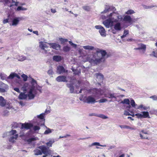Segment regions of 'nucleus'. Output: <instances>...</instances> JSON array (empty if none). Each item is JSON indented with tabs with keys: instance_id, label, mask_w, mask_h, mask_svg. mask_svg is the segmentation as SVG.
Segmentation results:
<instances>
[{
	"instance_id": "nucleus-1",
	"label": "nucleus",
	"mask_w": 157,
	"mask_h": 157,
	"mask_svg": "<svg viewBox=\"0 0 157 157\" xmlns=\"http://www.w3.org/2000/svg\"><path fill=\"white\" fill-rule=\"evenodd\" d=\"M109 10V8H105L101 12V14L107 13L106 16L102 15L101 18L103 20L106 19L103 22V24L107 28L111 27L112 28V32L115 34L117 32L122 29V27L120 21L122 20V17L117 12L113 11L108 13Z\"/></svg>"
},
{
	"instance_id": "nucleus-2",
	"label": "nucleus",
	"mask_w": 157,
	"mask_h": 157,
	"mask_svg": "<svg viewBox=\"0 0 157 157\" xmlns=\"http://www.w3.org/2000/svg\"><path fill=\"white\" fill-rule=\"evenodd\" d=\"M108 57L105 50L97 49L95 53L89 55L86 57L87 61L91 63L97 64L104 60V58Z\"/></svg>"
},
{
	"instance_id": "nucleus-3",
	"label": "nucleus",
	"mask_w": 157,
	"mask_h": 157,
	"mask_svg": "<svg viewBox=\"0 0 157 157\" xmlns=\"http://www.w3.org/2000/svg\"><path fill=\"white\" fill-rule=\"evenodd\" d=\"M31 83L33 85V86L29 90L27 94L29 99H33L36 94V90L41 92V87L37 84L36 81L33 78H31Z\"/></svg>"
},
{
	"instance_id": "nucleus-4",
	"label": "nucleus",
	"mask_w": 157,
	"mask_h": 157,
	"mask_svg": "<svg viewBox=\"0 0 157 157\" xmlns=\"http://www.w3.org/2000/svg\"><path fill=\"white\" fill-rule=\"evenodd\" d=\"M93 94H95V96H98L103 94L105 97H108L109 98H115L116 99L117 97L115 95V94L109 93V96L107 94L104 93V91L103 90L97 89H94L93 90Z\"/></svg>"
},
{
	"instance_id": "nucleus-5",
	"label": "nucleus",
	"mask_w": 157,
	"mask_h": 157,
	"mask_svg": "<svg viewBox=\"0 0 157 157\" xmlns=\"http://www.w3.org/2000/svg\"><path fill=\"white\" fill-rule=\"evenodd\" d=\"M48 43L45 42H39V48L42 50V53L44 54H47L48 53V51L50 50L48 45Z\"/></svg>"
},
{
	"instance_id": "nucleus-6",
	"label": "nucleus",
	"mask_w": 157,
	"mask_h": 157,
	"mask_svg": "<svg viewBox=\"0 0 157 157\" xmlns=\"http://www.w3.org/2000/svg\"><path fill=\"white\" fill-rule=\"evenodd\" d=\"M38 148L42 150V152L44 155L42 157H46L48 155H50L51 154V151L46 146L42 145L38 147Z\"/></svg>"
},
{
	"instance_id": "nucleus-7",
	"label": "nucleus",
	"mask_w": 157,
	"mask_h": 157,
	"mask_svg": "<svg viewBox=\"0 0 157 157\" xmlns=\"http://www.w3.org/2000/svg\"><path fill=\"white\" fill-rule=\"evenodd\" d=\"M131 115L133 117L135 116L138 118H150L149 113L147 111H143L140 113H137L135 115L133 114Z\"/></svg>"
},
{
	"instance_id": "nucleus-8",
	"label": "nucleus",
	"mask_w": 157,
	"mask_h": 157,
	"mask_svg": "<svg viewBox=\"0 0 157 157\" xmlns=\"http://www.w3.org/2000/svg\"><path fill=\"white\" fill-rule=\"evenodd\" d=\"M9 135L11 136L9 139V141L12 142H14L17 139L18 134H16L17 131L15 130H12L8 132Z\"/></svg>"
},
{
	"instance_id": "nucleus-9",
	"label": "nucleus",
	"mask_w": 157,
	"mask_h": 157,
	"mask_svg": "<svg viewBox=\"0 0 157 157\" xmlns=\"http://www.w3.org/2000/svg\"><path fill=\"white\" fill-rule=\"evenodd\" d=\"M122 20L126 23H128L131 24L135 22L137 20V19L132 18L130 16L126 15L124 16V17L123 18Z\"/></svg>"
},
{
	"instance_id": "nucleus-10",
	"label": "nucleus",
	"mask_w": 157,
	"mask_h": 157,
	"mask_svg": "<svg viewBox=\"0 0 157 157\" xmlns=\"http://www.w3.org/2000/svg\"><path fill=\"white\" fill-rule=\"evenodd\" d=\"M23 20V18L22 17H16L12 20L10 25L12 26H16L19 24V22Z\"/></svg>"
},
{
	"instance_id": "nucleus-11",
	"label": "nucleus",
	"mask_w": 157,
	"mask_h": 157,
	"mask_svg": "<svg viewBox=\"0 0 157 157\" xmlns=\"http://www.w3.org/2000/svg\"><path fill=\"white\" fill-rule=\"evenodd\" d=\"M95 29H98V32L101 36L105 37L106 36V32L105 29L101 26L97 25L94 26Z\"/></svg>"
},
{
	"instance_id": "nucleus-12",
	"label": "nucleus",
	"mask_w": 157,
	"mask_h": 157,
	"mask_svg": "<svg viewBox=\"0 0 157 157\" xmlns=\"http://www.w3.org/2000/svg\"><path fill=\"white\" fill-rule=\"evenodd\" d=\"M9 89V86L2 82H0V90L1 93L6 92Z\"/></svg>"
},
{
	"instance_id": "nucleus-13",
	"label": "nucleus",
	"mask_w": 157,
	"mask_h": 157,
	"mask_svg": "<svg viewBox=\"0 0 157 157\" xmlns=\"http://www.w3.org/2000/svg\"><path fill=\"white\" fill-rule=\"evenodd\" d=\"M85 101L88 104L94 103L97 102L94 97L92 95L89 96L86 98L85 100Z\"/></svg>"
},
{
	"instance_id": "nucleus-14",
	"label": "nucleus",
	"mask_w": 157,
	"mask_h": 157,
	"mask_svg": "<svg viewBox=\"0 0 157 157\" xmlns=\"http://www.w3.org/2000/svg\"><path fill=\"white\" fill-rule=\"evenodd\" d=\"M33 86V85L31 84L30 85L28 83H25L22 87V90L24 91L29 90Z\"/></svg>"
},
{
	"instance_id": "nucleus-15",
	"label": "nucleus",
	"mask_w": 157,
	"mask_h": 157,
	"mask_svg": "<svg viewBox=\"0 0 157 157\" xmlns=\"http://www.w3.org/2000/svg\"><path fill=\"white\" fill-rule=\"evenodd\" d=\"M33 127L32 124L29 123H21V129H29Z\"/></svg>"
},
{
	"instance_id": "nucleus-16",
	"label": "nucleus",
	"mask_w": 157,
	"mask_h": 157,
	"mask_svg": "<svg viewBox=\"0 0 157 157\" xmlns=\"http://www.w3.org/2000/svg\"><path fill=\"white\" fill-rule=\"evenodd\" d=\"M48 45L50 46V48L56 50H59L61 48V46L59 44L56 43H49Z\"/></svg>"
},
{
	"instance_id": "nucleus-17",
	"label": "nucleus",
	"mask_w": 157,
	"mask_h": 157,
	"mask_svg": "<svg viewBox=\"0 0 157 157\" xmlns=\"http://www.w3.org/2000/svg\"><path fill=\"white\" fill-rule=\"evenodd\" d=\"M65 72V70L63 67L59 65L57 67L56 73L59 74H61Z\"/></svg>"
},
{
	"instance_id": "nucleus-18",
	"label": "nucleus",
	"mask_w": 157,
	"mask_h": 157,
	"mask_svg": "<svg viewBox=\"0 0 157 157\" xmlns=\"http://www.w3.org/2000/svg\"><path fill=\"white\" fill-rule=\"evenodd\" d=\"M56 80L58 82H66V77L64 76H59L56 78Z\"/></svg>"
},
{
	"instance_id": "nucleus-19",
	"label": "nucleus",
	"mask_w": 157,
	"mask_h": 157,
	"mask_svg": "<svg viewBox=\"0 0 157 157\" xmlns=\"http://www.w3.org/2000/svg\"><path fill=\"white\" fill-rule=\"evenodd\" d=\"M119 126L122 129L126 128L132 130H136V128L134 126L131 127L129 126H127V125H120Z\"/></svg>"
},
{
	"instance_id": "nucleus-20",
	"label": "nucleus",
	"mask_w": 157,
	"mask_h": 157,
	"mask_svg": "<svg viewBox=\"0 0 157 157\" xmlns=\"http://www.w3.org/2000/svg\"><path fill=\"white\" fill-rule=\"evenodd\" d=\"M149 108V107L144 106L143 105H140L139 106H137V107L136 108V109H140L141 110H147Z\"/></svg>"
},
{
	"instance_id": "nucleus-21",
	"label": "nucleus",
	"mask_w": 157,
	"mask_h": 157,
	"mask_svg": "<svg viewBox=\"0 0 157 157\" xmlns=\"http://www.w3.org/2000/svg\"><path fill=\"white\" fill-rule=\"evenodd\" d=\"M27 97L28 95L27 94H25L23 93H21L18 96L19 98L21 100L25 99Z\"/></svg>"
},
{
	"instance_id": "nucleus-22",
	"label": "nucleus",
	"mask_w": 157,
	"mask_h": 157,
	"mask_svg": "<svg viewBox=\"0 0 157 157\" xmlns=\"http://www.w3.org/2000/svg\"><path fill=\"white\" fill-rule=\"evenodd\" d=\"M21 125V123H17L16 122H13L12 126V128L14 129L18 128H20Z\"/></svg>"
},
{
	"instance_id": "nucleus-23",
	"label": "nucleus",
	"mask_w": 157,
	"mask_h": 157,
	"mask_svg": "<svg viewBox=\"0 0 157 157\" xmlns=\"http://www.w3.org/2000/svg\"><path fill=\"white\" fill-rule=\"evenodd\" d=\"M95 75L98 81L100 82L102 81L103 78V76L99 73H96Z\"/></svg>"
},
{
	"instance_id": "nucleus-24",
	"label": "nucleus",
	"mask_w": 157,
	"mask_h": 157,
	"mask_svg": "<svg viewBox=\"0 0 157 157\" xmlns=\"http://www.w3.org/2000/svg\"><path fill=\"white\" fill-rule=\"evenodd\" d=\"M27 10V9L26 8L20 6H17L15 9V11L17 12H19L21 11H25Z\"/></svg>"
},
{
	"instance_id": "nucleus-25",
	"label": "nucleus",
	"mask_w": 157,
	"mask_h": 157,
	"mask_svg": "<svg viewBox=\"0 0 157 157\" xmlns=\"http://www.w3.org/2000/svg\"><path fill=\"white\" fill-rule=\"evenodd\" d=\"M34 154L36 155H39L42 154V151L37 147V149L34 150L33 151Z\"/></svg>"
},
{
	"instance_id": "nucleus-26",
	"label": "nucleus",
	"mask_w": 157,
	"mask_h": 157,
	"mask_svg": "<svg viewBox=\"0 0 157 157\" xmlns=\"http://www.w3.org/2000/svg\"><path fill=\"white\" fill-rule=\"evenodd\" d=\"M12 4H9L8 5V6L10 7H11L13 5L16 6H17L19 4V2L17 1V0H12Z\"/></svg>"
},
{
	"instance_id": "nucleus-27",
	"label": "nucleus",
	"mask_w": 157,
	"mask_h": 157,
	"mask_svg": "<svg viewBox=\"0 0 157 157\" xmlns=\"http://www.w3.org/2000/svg\"><path fill=\"white\" fill-rule=\"evenodd\" d=\"M52 59L54 61L59 62L61 60L62 57L61 56L59 55H56L54 56Z\"/></svg>"
},
{
	"instance_id": "nucleus-28",
	"label": "nucleus",
	"mask_w": 157,
	"mask_h": 157,
	"mask_svg": "<svg viewBox=\"0 0 157 157\" xmlns=\"http://www.w3.org/2000/svg\"><path fill=\"white\" fill-rule=\"evenodd\" d=\"M6 104V101L2 96H0V105L4 106Z\"/></svg>"
},
{
	"instance_id": "nucleus-29",
	"label": "nucleus",
	"mask_w": 157,
	"mask_h": 157,
	"mask_svg": "<svg viewBox=\"0 0 157 157\" xmlns=\"http://www.w3.org/2000/svg\"><path fill=\"white\" fill-rule=\"evenodd\" d=\"M67 86L69 88L71 93L74 92V90L73 84L71 83H68L67 84Z\"/></svg>"
},
{
	"instance_id": "nucleus-30",
	"label": "nucleus",
	"mask_w": 157,
	"mask_h": 157,
	"mask_svg": "<svg viewBox=\"0 0 157 157\" xmlns=\"http://www.w3.org/2000/svg\"><path fill=\"white\" fill-rule=\"evenodd\" d=\"M55 142V140L53 139H50L49 142L46 143V144L48 146V147H52V144Z\"/></svg>"
},
{
	"instance_id": "nucleus-31",
	"label": "nucleus",
	"mask_w": 157,
	"mask_h": 157,
	"mask_svg": "<svg viewBox=\"0 0 157 157\" xmlns=\"http://www.w3.org/2000/svg\"><path fill=\"white\" fill-rule=\"evenodd\" d=\"M93 115L103 119H106L108 118L107 116L102 114H94Z\"/></svg>"
},
{
	"instance_id": "nucleus-32",
	"label": "nucleus",
	"mask_w": 157,
	"mask_h": 157,
	"mask_svg": "<svg viewBox=\"0 0 157 157\" xmlns=\"http://www.w3.org/2000/svg\"><path fill=\"white\" fill-rule=\"evenodd\" d=\"M46 128L47 129L44 131V135H47L48 134L51 133L54 131L53 129H50L49 128H47V127H46Z\"/></svg>"
},
{
	"instance_id": "nucleus-33",
	"label": "nucleus",
	"mask_w": 157,
	"mask_h": 157,
	"mask_svg": "<svg viewBox=\"0 0 157 157\" xmlns=\"http://www.w3.org/2000/svg\"><path fill=\"white\" fill-rule=\"evenodd\" d=\"M8 77L7 75L4 73H1L0 74V77L1 79L2 80H6L8 79Z\"/></svg>"
},
{
	"instance_id": "nucleus-34",
	"label": "nucleus",
	"mask_w": 157,
	"mask_h": 157,
	"mask_svg": "<svg viewBox=\"0 0 157 157\" xmlns=\"http://www.w3.org/2000/svg\"><path fill=\"white\" fill-rule=\"evenodd\" d=\"M18 60L22 61L26 59V57L23 56H18L17 58Z\"/></svg>"
},
{
	"instance_id": "nucleus-35",
	"label": "nucleus",
	"mask_w": 157,
	"mask_h": 157,
	"mask_svg": "<svg viewBox=\"0 0 157 157\" xmlns=\"http://www.w3.org/2000/svg\"><path fill=\"white\" fill-rule=\"evenodd\" d=\"M82 47L86 50H93L94 48V47L93 46L89 45L83 46Z\"/></svg>"
},
{
	"instance_id": "nucleus-36",
	"label": "nucleus",
	"mask_w": 157,
	"mask_h": 157,
	"mask_svg": "<svg viewBox=\"0 0 157 157\" xmlns=\"http://www.w3.org/2000/svg\"><path fill=\"white\" fill-rule=\"evenodd\" d=\"M0 1L3 2L5 6H8L10 4L11 2L10 0H0Z\"/></svg>"
},
{
	"instance_id": "nucleus-37",
	"label": "nucleus",
	"mask_w": 157,
	"mask_h": 157,
	"mask_svg": "<svg viewBox=\"0 0 157 157\" xmlns=\"http://www.w3.org/2000/svg\"><path fill=\"white\" fill-rule=\"evenodd\" d=\"M99 146L102 147H105L106 146V145H101L98 142L93 143L90 146Z\"/></svg>"
},
{
	"instance_id": "nucleus-38",
	"label": "nucleus",
	"mask_w": 157,
	"mask_h": 157,
	"mask_svg": "<svg viewBox=\"0 0 157 157\" xmlns=\"http://www.w3.org/2000/svg\"><path fill=\"white\" fill-rule=\"evenodd\" d=\"M130 104L132 107L136 109V108L138 106L136 104L134 101L133 99H131L130 101Z\"/></svg>"
},
{
	"instance_id": "nucleus-39",
	"label": "nucleus",
	"mask_w": 157,
	"mask_h": 157,
	"mask_svg": "<svg viewBox=\"0 0 157 157\" xmlns=\"http://www.w3.org/2000/svg\"><path fill=\"white\" fill-rule=\"evenodd\" d=\"M146 48V46L142 44H139V47L138 48H136V49H143L145 50Z\"/></svg>"
},
{
	"instance_id": "nucleus-40",
	"label": "nucleus",
	"mask_w": 157,
	"mask_h": 157,
	"mask_svg": "<svg viewBox=\"0 0 157 157\" xmlns=\"http://www.w3.org/2000/svg\"><path fill=\"white\" fill-rule=\"evenodd\" d=\"M38 140V138L37 137H33L28 139L27 140V141L31 143L33 141L36 140Z\"/></svg>"
},
{
	"instance_id": "nucleus-41",
	"label": "nucleus",
	"mask_w": 157,
	"mask_h": 157,
	"mask_svg": "<svg viewBox=\"0 0 157 157\" xmlns=\"http://www.w3.org/2000/svg\"><path fill=\"white\" fill-rule=\"evenodd\" d=\"M121 103L123 104L129 105L130 101L128 99H124L123 101H122Z\"/></svg>"
},
{
	"instance_id": "nucleus-42",
	"label": "nucleus",
	"mask_w": 157,
	"mask_h": 157,
	"mask_svg": "<svg viewBox=\"0 0 157 157\" xmlns=\"http://www.w3.org/2000/svg\"><path fill=\"white\" fill-rule=\"evenodd\" d=\"M135 12L134 11L132 10H129L125 12V14H134Z\"/></svg>"
},
{
	"instance_id": "nucleus-43",
	"label": "nucleus",
	"mask_w": 157,
	"mask_h": 157,
	"mask_svg": "<svg viewBox=\"0 0 157 157\" xmlns=\"http://www.w3.org/2000/svg\"><path fill=\"white\" fill-rule=\"evenodd\" d=\"M70 47L68 46H64L63 48V51L65 52H67L70 51Z\"/></svg>"
},
{
	"instance_id": "nucleus-44",
	"label": "nucleus",
	"mask_w": 157,
	"mask_h": 157,
	"mask_svg": "<svg viewBox=\"0 0 157 157\" xmlns=\"http://www.w3.org/2000/svg\"><path fill=\"white\" fill-rule=\"evenodd\" d=\"M16 74L14 73H12L8 77V79H13L14 77H15V75Z\"/></svg>"
},
{
	"instance_id": "nucleus-45",
	"label": "nucleus",
	"mask_w": 157,
	"mask_h": 157,
	"mask_svg": "<svg viewBox=\"0 0 157 157\" xmlns=\"http://www.w3.org/2000/svg\"><path fill=\"white\" fill-rule=\"evenodd\" d=\"M143 7L145 9H150L152 7H153L155 6L157 7V6H153V5H151V6H147L145 5H142Z\"/></svg>"
},
{
	"instance_id": "nucleus-46",
	"label": "nucleus",
	"mask_w": 157,
	"mask_h": 157,
	"mask_svg": "<svg viewBox=\"0 0 157 157\" xmlns=\"http://www.w3.org/2000/svg\"><path fill=\"white\" fill-rule=\"evenodd\" d=\"M128 33V31L127 30H124V33H123V35L121 36V38H124L126 36L127 34Z\"/></svg>"
},
{
	"instance_id": "nucleus-47",
	"label": "nucleus",
	"mask_w": 157,
	"mask_h": 157,
	"mask_svg": "<svg viewBox=\"0 0 157 157\" xmlns=\"http://www.w3.org/2000/svg\"><path fill=\"white\" fill-rule=\"evenodd\" d=\"M156 50H154V51L152 52L150 54V56L157 57V52H156Z\"/></svg>"
},
{
	"instance_id": "nucleus-48",
	"label": "nucleus",
	"mask_w": 157,
	"mask_h": 157,
	"mask_svg": "<svg viewBox=\"0 0 157 157\" xmlns=\"http://www.w3.org/2000/svg\"><path fill=\"white\" fill-rule=\"evenodd\" d=\"M47 73L50 76H52L54 74V72L52 69H50L49 70H48Z\"/></svg>"
},
{
	"instance_id": "nucleus-49",
	"label": "nucleus",
	"mask_w": 157,
	"mask_h": 157,
	"mask_svg": "<svg viewBox=\"0 0 157 157\" xmlns=\"http://www.w3.org/2000/svg\"><path fill=\"white\" fill-rule=\"evenodd\" d=\"M59 40L62 44L68 41V40L67 39H64L62 38H60Z\"/></svg>"
},
{
	"instance_id": "nucleus-50",
	"label": "nucleus",
	"mask_w": 157,
	"mask_h": 157,
	"mask_svg": "<svg viewBox=\"0 0 157 157\" xmlns=\"http://www.w3.org/2000/svg\"><path fill=\"white\" fill-rule=\"evenodd\" d=\"M44 115L45 113H41L40 115L37 116V117L39 119L43 120L44 119Z\"/></svg>"
},
{
	"instance_id": "nucleus-51",
	"label": "nucleus",
	"mask_w": 157,
	"mask_h": 157,
	"mask_svg": "<svg viewBox=\"0 0 157 157\" xmlns=\"http://www.w3.org/2000/svg\"><path fill=\"white\" fill-rule=\"evenodd\" d=\"M21 76L23 78L24 81H27L28 77L26 75L23 74L21 75Z\"/></svg>"
},
{
	"instance_id": "nucleus-52",
	"label": "nucleus",
	"mask_w": 157,
	"mask_h": 157,
	"mask_svg": "<svg viewBox=\"0 0 157 157\" xmlns=\"http://www.w3.org/2000/svg\"><path fill=\"white\" fill-rule=\"evenodd\" d=\"M140 136L142 139H148V138L146 136H144L141 133H139Z\"/></svg>"
},
{
	"instance_id": "nucleus-53",
	"label": "nucleus",
	"mask_w": 157,
	"mask_h": 157,
	"mask_svg": "<svg viewBox=\"0 0 157 157\" xmlns=\"http://www.w3.org/2000/svg\"><path fill=\"white\" fill-rule=\"evenodd\" d=\"M33 129L34 131H37L39 130L40 129V128L38 126H35L33 128Z\"/></svg>"
},
{
	"instance_id": "nucleus-54",
	"label": "nucleus",
	"mask_w": 157,
	"mask_h": 157,
	"mask_svg": "<svg viewBox=\"0 0 157 157\" xmlns=\"http://www.w3.org/2000/svg\"><path fill=\"white\" fill-rule=\"evenodd\" d=\"M69 44H70V45L72 46H73V47L75 48H76L77 47V45L74 43H73V42H72L71 41H69Z\"/></svg>"
},
{
	"instance_id": "nucleus-55",
	"label": "nucleus",
	"mask_w": 157,
	"mask_h": 157,
	"mask_svg": "<svg viewBox=\"0 0 157 157\" xmlns=\"http://www.w3.org/2000/svg\"><path fill=\"white\" fill-rule=\"evenodd\" d=\"M150 98L153 99V100L155 101H157V96L153 95L150 96Z\"/></svg>"
},
{
	"instance_id": "nucleus-56",
	"label": "nucleus",
	"mask_w": 157,
	"mask_h": 157,
	"mask_svg": "<svg viewBox=\"0 0 157 157\" xmlns=\"http://www.w3.org/2000/svg\"><path fill=\"white\" fill-rule=\"evenodd\" d=\"M107 100L105 99H101L99 101V103H104L107 101Z\"/></svg>"
},
{
	"instance_id": "nucleus-57",
	"label": "nucleus",
	"mask_w": 157,
	"mask_h": 157,
	"mask_svg": "<svg viewBox=\"0 0 157 157\" xmlns=\"http://www.w3.org/2000/svg\"><path fill=\"white\" fill-rule=\"evenodd\" d=\"M107 149L108 150H109L114 148L115 147V146L114 145H111L110 146H107Z\"/></svg>"
},
{
	"instance_id": "nucleus-58",
	"label": "nucleus",
	"mask_w": 157,
	"mask_h": 157,
	"mask_svg": "<svg viewBox=\"0 0 157 157\" xmlns=\"http://www.w3.org/2000/svg\"><path fill=\"white\" fill-rule=\"evenodd\" d=\"M9 111L7 110L4 111L3 114L5 116H6L8 115Z\"/></svg>"
},
{
	"instance_id": "nucleus-59",
	"label": "nucleus",
	"mask_w": 157,
	"mask_h": 157,
	"mask_svg": "<svg viewBox=\"0 0 157 157\" xmlns=\"http://www.w3.org/2000/svg\"><path fill=\"white\" fill-rule=\"evenodd\" d=\"M140 132H142V133H143V134H148V132H147V131H145L144 130H142L141 131H140Z\"/></svg>"
},
{
	"instance_id": "nucleus-60",
	"label": "nucleus",
	"mask_w": 157,
	"mask_h": 157,
	"mask_svg": "<svg viewBox=\"0 0 157 157\" xmlns=\"http://www.w3.org/2000/svg\"><path fill=\"white\" fill-rule=\"evenodd\" d=\"M51 10L52 13H55L56 12V10L55 9L52 8Z\"/></svg>"
},
{
	"instance_id": "nucleus-61",
	"label": "nucleus",
	"mask_w": 157,
	"mask_h": 157,
	"mask_svg": "<svg viewBox=\"0 0 157 157\" xmlns=\"http://www.w3.org/2000/svg\"><path fill=\"white\" fill-rule=\"evenodd\" d=\"M13 89L15 91L17 92L18 93H20V91L18 88L17 87H15L13 88Z\"/></svg>"
},
{
	"instance_id": "nucleus-62",
	"label": "nucleus",
	"mask_w": 157,
	"mask_h": 157,
	"mask_svg": "<svg viewBox=\"0 0 157 157\" xmlns=\"http://www.w3.org/2000/svg\"><path fill=\"white\" fill-rule=\"evenodd\" d=\"M124 114L126 116H128L130 115L129 112L127 111H125L124 112Z\"/></svg>"
},
{
	"instance_id": "nucleus-63",
	"label": "nucleus",
	"mask_w": 157,
	"mask_h": 157,
	"mask_svg": "<svg viewBox=\"0 0 157 157\" xmlns=\"http://www.w3.org/2000/svg\"><path fill=\"white\" fill-rule=\"evenodd\" d=\"M69 2V0H64V4L67 5Z\"/></svg>"
},
{
	"instance_id": "nucleus-64",
	"label": "nucleus",
	"mask_w": 157,
	"mask_h": 157,
	"mask_svg": "<svg viewBox=\"0 0 157 157\" xmlns=\"http://www.w3.org/2000/svg\"><path fill=\"white\" fill-rule=\"evenodd\" d=\"M6 108L7 109H13V107L11 105H10L7 106H6Z\"/></svg>"
}]
</instances>
